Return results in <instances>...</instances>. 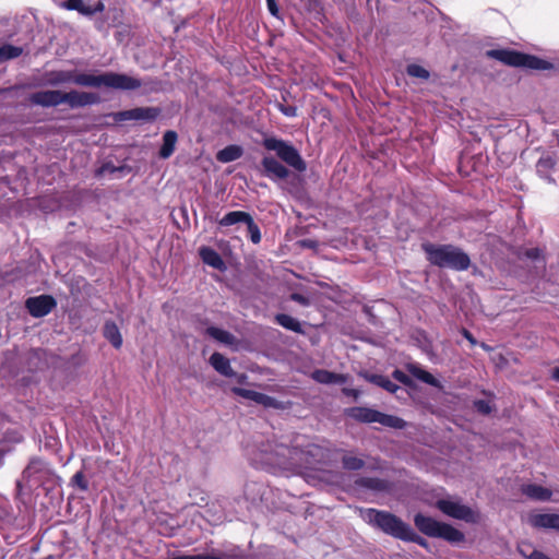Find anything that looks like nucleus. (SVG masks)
<instances>
[{
    "label": "nucleus",
    "instance_id": "b1692460",
    "mask_svg": "<svg viewBox=\"0 0 559 559\" xmlns=\"http://www.w3.org/2000/svg\"><path fill=\"white\" fill-rule=\"evenodd\" d=\"M242 148L238 145H228L216 154V159L221 163H230L242 156Z\"/></svg>",
    "mask_w": 559,
    "mask_h": 559
},
{
    "label": "nucleus",
    "instance_id": "dca6fc26",
    "mask_svg": "<svg viewBox=\"0 0 559 559\" xmlns=\"http://www.w3.org/2000/svg\"><path fill=\"white\" fill-rule=\"evenodd\" d=\"M60 7L67 10H75L84 16H92L105 10V5L102 1L96 2L95 5H91L86 4L84 0H66L60 3Z\"/></svg>",
    "mask_w": 559,
    "mask_h": 559
},
{
    "label": "nucleus",
    "instance_id": "39448f33",
    "mask_svg": "<svg viewBox=\"0 0 559 559\" xmlns=\"http://www.w3.org/2000/svg\"><path fill=\"white\" fill-rule=\"evenodd\" d=\"M414 523L423 534L429 537L442 538L450 543H461L464 540V534L461 531L430 516L418 513L414 518Z\"/></svg>",
    "mask_w": 559,
    "mask_h": 559
},
{
    "label": "nucleus",
    "instance_id": "37998d69",
    "mask_svg": "<svg viewBox=\"0 0 559 559\" xmlns=\"http://www.w3.org/2000/svg\"><path fill=\"white\" fill-rule=\"evenodd\" d=\"M121 169L120 168H116L114 165L111 164H105L103 165L96 173L97 176L99 177H103V176H106L108 174H114L115 171H120Z\"/></svg>",
    "mask_w": 559,
    "mask_h": 559
},
{
    "label": "nucleus",
    "instance_id": "ddd939ff",
    "mask_svg": "<svg viewBox=\"0 0 559 559\" xmlns=\"http://www.w3.org/2000/svg\"><path fill=\"white\" fill-rule=\"evenodd\" d=\"M159 115V109L154 107H138L117 114V119L120 121L126 120H142L151 121Z\"/></svg>",
    "mask_w": 559,
    "mask_h": 559
},
{
    "label": "nucleus",
    "instance_id": "c9c22d12",
    "mask_svg": "<svg viewBox=\"0 0 559 559\" xmlns=\"http://www.w3.org/2000/svg\"><path fill=\"white\" fill-rule=\"evenodd\" d=\"M248 233L250 235V239L253 243H259L261 241V233L259 226L253 222L252 217L247 221Z\"/></svg>",
    "mask_w": 559,
    "mask_h": 559
},
{
    "label": "nucleus",
    "instance_id": "423d86ee",
    "mask_svg": "<svg viewBox=\"0 0 559 559\" xmlns=\"http://www.w3.org/2000/svg\"><path fill=\"white\" fill-rule=\"evenodd\" d=\"M262 145L265 150L274 152L280 160L295 170L302 173L307 169L305 159L289 142L275 136H267L263 139Z\"/></svg>",
    "mask_w": 559,
    "mask_h": 559
},
{
    "label": "nucleus",
    "instance_id": "58836bf2",
    "mask_svg": "<svg viewBox=\"0 0 559 559\" xmlns=\"http://www.w3.org/2000/svg\"><path fill=\"white\" fill-rule=\"evenodd\" d=\"M403 540L416 543V544L420 545L421 547H427V545H428L427 540L424 539L423 537H420L419 535H417L411 526H409V533H406Z\"/></svg>",
    "mask_w": 559,
    "mask_h": 559
},
{
    "label": "nucleus",
    "instance_id": "2f4dec72",
    "mask_svg": "<svg viewBox=\"0 0 559 559\" xmlns=\"http://www.w3.org/2000/svg\"><path fill=\"white\" fill-rule=\"evenodd\" d=\"M342 464L343 467L348 471H359L365 466L364 460L353 455L352 453H346L342 457Z\"/></svg>",
    "mask_w": 559,
    "mask_h": 559
},
{
    "label": "nucleus",
    "instance_id": "f257e3e1",
    "mask_svg": "<svg viewBox=\"0 0 559 559\" xmlns=\"http://www.w3.org/2000/svg\"><path fill=\"white\" fill-rule=\"evenodd\" d=\"M317 450L318 448L314 445H309L307 450H304L298 447L288 448L285 444H276L270 451L265 450V462L285 471L311 468Z\"/></svg>",
    "mask_w": 559,
    "mask_h": 559
},
{
    "label": "nucleus",
    "instance_id": "cd10ccee",
    "mask_svg": "<svg viewBox=\"0 0 559 559\" xmlns=\"http://www.w3.org/2000/svg\"><path fill=\"white\" fill-rule=\"evenodd\" d=\"M366 379L369 382H371L380 388H383L384 390H386L391 393L396 392L399 389L397 384H395L389 378L381 376V374H369V376H366Z\"/></svg>",
    "mask_w": 559,
    "mask_h": 559
},
{
    "label": "nucleus",
    "instance_id": "f03ea898",
    "mask_svg": "<svg viewBox=\"0 0 559 559\" xmlns=\"http://www.w3.org/2000/svg\"><path fill=\"white\" fill-rule=\"evenodd\" d=\"M73 83L87 87H109L122 91H133L142 86L139 79L115 72H106L102 74L73 73Z\"/></svg>",
    "mask_w": 559,
    "mask_h": 559
},
{
    "label": "nucleus",
    "instance_id": "f704fd0d",
    "mask_svg": "<svg viewBox=\"0 0 559 559\" xmlns=\"http://www.w3.org/2000/svg\"><path fill=\"white\" fill-rule=\"evenodd\" d=\"M406 71L408 75L423 80H428L430 76L428 70L418 64H409Z\"/></svg>",
    "mask_w": 559,
    "mask_h": 559
},
{
    "label": "nucleus",
    "instance_id": "0eeeda50",
    "mask_svg": "<svg viewBox=\"0 0 559 559\" xmlns=\"http://www.w3.org/2000/svg\"><path fill=\"white\" fill-rule=\"evenodd\" d=\"M489 58L501 61L512 67H524L528 69L545 70L551 68V64L537 57L521 53L507 49H491L486 52Z\"/></svg>",
    "mask_w": 559,
    "mask_h": 559
},
{
    "label": "nucleus",
    "instance_id": "3c124183",
    "mask_svg": "<svg viewBox=\"0 0 559 559\" xmlns=\"http://www.w3.org/2000/svg\"><path fill=\"white\" fill-rule=\"evenodd\" d=\"M463 335L473 344L475 345L476 344V341L475 338L473 337V335L467 331V330H463Z\"/></svg>",
    "mask_w": 559,
    "mask_h": 559
},
{
    "label": "nucleus",
    "instance_id": "412c9836",
    "mask_svg": "<svg viewBox=\"0 0 559 559\" xmlns=\"http://www.w3.org/2000/svg\"><path fill=\"white\" fill-rule=\"evenodd\" d=\"M312 378L323 384H331V383H344L345 377L340 373L331 372L324 369L314 370L312 372Z\"/></svg>",
    "mask_w": 559,
    "mask_h": 559
},
{
    "label": "nucleus",
    "instance_id": "49530a36",
    "mask_svg": "<svg viewBox=\"0 0 559 559\" xmlns=\"http://www.w3.org/2000/svg\"><path fill=\"white\" fill-rule=\"evenodd\" d=\"M281 111L287 117H295L297 115V108L293 106H282Z\"/></svg>",
    "mask_w": 559,
    "mask_h": 559
},
{
    "label": "nucleus",
    "instance_id": "6ab92c4d",
    "mask_svg": "<svg viewBox=\"0 0 559 559\" xmlns=\"http://www.w3.org/2000/svg\"><path fill=\"white\" fill-rule=\"evenodd\" d=\"M200 257L202 261L217 270H223L225 264L221 255L212 248L209 247H202L200 249Z\"/></svg>",
    "mask_w": 559,
    "mask_h": 559
},
{
    "label": "nucleus",
    "instance_id": "20e7f679",
    "mask_svg": "<svg viewBox=\"0 0 559 559\" xmlns=\"http://www.w3.org/2000/svg\"><path fill=\"white\" fill-rule=\"evenodd\" d=\"M361 515L368 524L394 538L403 540L406 533H409L411 525L388 511L370 508L362 511Z\"/></svg>",
    "mask_w": 559,
    "mask_h": 559
},
{
    "label": "nucleus",
    "instance_id": "a211bd4d",
    "mask_svg": "<svg viewBox=\"0 0 559 559\" xmlns=\"http://www.w3.org/2000/svg\"><path fill=\"white\" fill-rule=\"evenodd\" d=\"M210 364L213 368L225 377L236 376V372L233 370L229 360L219 353H214L210 357Z\"/></svg>",
    "mask_w": 559,
    "mask_h": 559
},
{
    "label": "nucleus",
    "instance_id": "de8ad7c7",
    "mask_svg": "<svg viewBox=\"0 0 559 559\" xmlns=\"http://www.w3.org/2000/svg\"><path fill=\"white\" fill-rule=\"evenodd\" d=\"M292 299L300 305H304V306H308V304H309L308 299L300 294H293Z\"/></svg>",
    "mask_w": 559,
    "mask_h": 559
},
{
    "label": "nucleus",
    "instance_id": "f3484780",
    "mask_svg": "<svg viewBox=\"0 0 559 559\" xmlns=\"http://www.w3.org/2000/svg\"><path fill=\"white\" fill-rule=\"evenodd\" d=\"M521 492L534 501H549L552 497V491L550 489L537 484L522 485Z\"/></svg>",
    "mask_w": 559,
    "mask_h": 559
},
{
    "label": "nucleus",
    "instance_id": "7c9ffc66",
    "mask_svg": "<svg viewBox=\"0 0 559 559\" xmlns=\"http://www.w3.org/2000/svg\"><path fill=\"white\" fill-rule=\"evenodd\" d=\"M554 166H555V160L551 156L542 157V158H539V160L536 164L537 174L540 177L550 180L549 171H550V169L554 168Z\"/></svg>",
    "mask_w": 559,
    "mask_h": 559
},
{
    "label": "nucleus",
    "instance_id": "4be33fe9",
    "mask_svg": "<svg viewBox=\"0 0 559 559\" xmlns=\"http://www.w3.org/2000/svg\"><path fill=\"white\" fill-rule=\"evenodd\" d=\"M177 133L175 131L168 130L163 135V145L159 150V156L164 159L170 157V155L175 151V146L177 143Z\"/></svg>",
    "mask_w": 559,
    "mask_h": 559
},
{
    "label": "nucleus",
    "instance_id": "09e8293b",
    "mask_svg": "<svg viewBox=\"0 0 559 559\" xmlns=\"http://www.w3.org/2000/svg\"><path fill=\"white\" fill-rule=\"evenodd\" d=\"M267 2V8H269V11L272 15L276 16L277 13H278V8L275 3V0H266Z\"/></svg>",
    "mask_w": 559,
    "mask_h": 559
},
{
    "label": "nucleus",
    "instance_id": "603ef678",
    "mask_svg": "<svg viewBox=\"0 0 559 559\" xmlns=\"http://www.w3.org/2000/svg\"><path fill=\"white\" fill-rule=\"evenodd\" d=\"M237 380L238 383H245V381L247 380V376L245 373H236V376H234Z\"/></svg>",
    "mask_w": 559,
    "mask_h": 559
},
{
    "label": "nucleus",
    "instance_id": "bb28decb",
    "mask_svg": "<svg viewBox=\"0 0 559 559\" xmlns=\"http://www.w3.org/2000/svg\"><path fill=\"white\" fill-rule=\"evenodd\" d=\"M250 214L242 211H233L227 213L224 217H222L218 222L219 226H231L237 223H246L250 219Z\"/></svg>",
    "mask_w": 559,
    "mask_h": 559
},
{
    "label": "nucleus",
    "instance_id": "c03bdc74",
    "mask_svg": "<svg viewBox=\"0 0 559 559\" xmlns=\"http://www.w3.org/2000/svg\"><path fill=\"white\" fill-rule=\"evenodd\" d=\"M524 255L531 260H537L542 257V251L538 248H531L525 250Z\"/></svg>",
    "mask_w": 559,
    "mask_h": 559
},
{
    "label": "nucleus",
    "instance_id": "5fc2aeb1",
    "mask_svg": "<svg viewBox=\"0 0 559 559\" xmlns=\"http://www.w3.org/2000/svg\"><path fill=\"white\" fill-rule=\"evenodd\" d=\"M3 462V453L0 451V465H2Z\"/></svg>",
    "mask_w": 559,
    "mask_h": 559
},
{
    "label": "nucleus",
    "instance_id": "473e14b6",
    "mask_svg": "<svg viewBox=\"0 0 559 559\" xmlns=\"http://www.w3.org/2000/svg\"><path fill=\"white\" fill-rule=\"evenodd\" d=\"M23 52L21 47L10 44L0 45V62L17 58Z\"/></svg>",
    "mask_w": 559,
    "mask_h": 559
},
{
    "label": "nucleus",
    "instance_id": "2eb2a0df",
    "mask_svg": "<svg viewBox=\"0 0 559 559\" xmlns=\"http://www.w3.org/2000/svg\"><path fill=\"white\" fill-rule=\"evenodd\" d=\"M29 102L33 105L41 107H56L61 105V91L46 90L33 93L29 96Z\"/></svg>",
    "mask_w": 559,
    "mask_h": 559
},
{
    "label": "nucleus",
    "instance_id": "864d4df0",
    "mask_svg": "<svg viewBox=\"0 0 559 559\" xmlns=\"http://www.w3.org/2000/svg\"><path fill=\"white\" fill-rule=\"evenodd\" d=\"M552 378H554L556 381H558V382H559V368H558V367H557V368H555V369L552 370Z\"/></svg>",
    "mask_w": 559,
    "mask_h": 559
},
{
    "label": "nucleus",
    "instance_id": "393cba45",
    "mask_svg": "<svg viewBox=\"0 0 559 559\" xmlns=\"http://www.w3.org/2000/svg\"><path fill=\"white\" fill-rule=\"evenodd\" d=\"M206 334L225 345H234L236 343V337L231 333L216 326L207 328Z\"/></svg>",
    "mask_w": 559,
    "mask_h": 559
},
{
    "label": "nucleus",
    "instance_id": "7ed1b4c3",
    "mask_svg": "<svg viewBox=\"0 0 559 559\" xmlns=\"http://www.w3.org/2000/svg\"><path fill=\"white\" fill-rule=\"evenodd\" d=\"M430 263L439 267H448L456 271H465L469 267V257L460 248L451 245H423Z\"/></svg>",
    "mask_w": 559,
    "mask_h": 559
},
{
    "label": "nucleus",
    "instance_id": "1a4fd4ad",
    "mask_svg": "<svg viewBox=\"0 0 559 559\" xmlns=\"http://www.w3.org/2000/svg\"><path fill=\"white\" fill-rule=\"evenodd\" d=\"M436 507L445 515L467 523H477L479 514L468 506L453 499H439Z\"/></svg>",
    "mask_w": 559,
    "mask_h": 559
},
{
    "label": "nucleus",
    "instance_id": "9d476101",
    "mask_svg": "<svg viewBox=\"0 0 559 559\" xmlns=\"http://www.w3.org/2000/svg\"><path fill=\"white\" fill-rule=\"evenodd\" d=\"M261 165L264 175L273 181L284 180L289 176L288 168L274 156L265 155L261 160Z\"/></svg>",
    "mask_w": 559,
    "mask_h": 559
},
{
    "label": "nucleus",
    "instance_id": "8fccbe9b",
    "mask_svg": "<svg viewBox=\"0 0 559 559\" xmlns=\"http://www.w3.org/2000/svg\"><path fill=\"white\" fill-rule=\"evenodd\" d=\"M301 245H302L304 247H307V248H314V246H316V241L310 240V239H306V240H302V241H301Z\"/></svg>",
    "mask_w": 559,
    "mask_h": 559
},
{
    "label": "nucleus",
    "instance_id": "f8f14e48",
    "mask_svg": "<svg viewBox=\"0 0 559 559\" xmlns=\"http://www.w3.org/2000/svg\"><path fill=\"white\" fill-rule=\"evenodd\" d=\"M98 102V96L94 93L70 91L61 92V104H67L71 108L84 107Z\"/></svg>",
    "mask_w": 559,
    "mask_h": 559
},
{
    "label": "nucleus",
    "instance_id": "79ce46f5",
    "mask_svg": "<svg viewBox=\"0 0 559 559\" xmlns=\"http://www.w3.org/2000/svg\"><path fill=\"white\" fill-rule=\"evenodd\" d=\"M474 405L475 408L481 414H489L491 412V406L487 401L478 400L475 401Z\"/></svg>",
    "mask_w": 559,
    "mask_h": 559
},
{
    "label": "nucleus",
    "instance_id": "aec40b11",
    "mask_svg": "<svg viewBox=\"0 0 559 559\" xmlns=\"http://www.w3.org/2000/svg\"><path fill=\"white\" fill-rule=\"evenodd\" d=\"M104 337L115 347L120 348L122 345V336L117 324L112 321H107L103 329Z\"/></svg>",
    "mask_w": 559,
    "mask_h": 559
},
{
    "label": "nucleus",
    "instance_id": "e433bc0d",
    "mask_svg": "<svg viewBox=\"0 0 559 559\" xmlns=\"http://www.w3.org/2000/svg\"><path fill=\"white\" fill-rule=\"evenodd\" d=\"M71 484L80 488L82 491H86L88 489V483L82 471H79L73 475Z\"/></svg>",
    "mask_w": 559,
    "mask_h": 559
},
{
    "label": "nucleus",
    "instance_id": "4468645a",
    "mask_svg": "<svg viewBox=\"0 0 559 559\" xmlns=\"http://www.w3.org/2000/svg\"><path fill=\"white\" fill-rule=\"evenodd\" d=\"M527 522L534 528L559 532V514L556 513H532L528 515Z\"/></svg>",
    "mask_w": 559,
    "mask_h": 559
},
{
    "label": "nucleus",
    "instance_id": "c85d7f7f",
    "mask_svg": "<svg viewBox=\"0 0 559 559\" xmlns=\"http://www.w3.org/2000/svg\"><path fill=\"white\" fill-rule=\"evenodd\" d=\"M47 471V465L40 459H33L23 472L25 478L35 477L37 474H41Z\"/></svg>",
    "mask_w": 559,
    "mask_h": 559
},
{
    "label": "nucleus",
    "instance_id": "9b49d317",
    "mask_svg": "<svg viewBox=\"0 0 559 559\" xmlns=\"http://www.w3.org/2000/svg\"><path fill=\"white\" fill-rule=\"evenodd\" d=\"M55 307V299L48 295L31 297L26 300V308L28 312L35 318H40L48 314Z\"/></svg>",
    "mask_w": 559,
    "mask_h": 559
},
{
    "label": "nucleus",
    "instance_id": "5701e85b",
    "mask_svg": "<svg viewBox=\"0 0 559 559\" xmlns=\"http://www.w3.org/2000/svg\"><path fill=\"white\" fill-rule=\"evenodd\" d=\"M409 373L416 379L430 384L432 386H440L439 381L428 371L424 370L419 365L411 364L407 366Z\"/></svg>",
    "mask_w": 559,
    "mask_h": 559
},
{
    "label": "nucleus",
    "instance_id": "ea45409f",
    "mask_svg": "<svg viewBox=\"0 0 559 559\" xmlns=\"http://www.w3.org/2000/svg\"><path fill=\"white\" fill-rule=\"evenodd\" d=\"M520 554L524 556L527 559H550L548 556L543 554L542 551H538L536 549L531 550L530 552L526 551L525 547H520Z\"/></svg>",
    "mask_w": 559,
    "mask_h": 559
},
{
    "label": "nucleus",
    "instance_id": "a19ab883",
    "mask_svg": "<svg viewBox=\"0 0 559 559\" xmlns=\"http://www.w3.org/2000/svg\"><path fill=\"white\" fill-rule=\"evenodd\" d=\"M260 405H263L264 407H271V408H282L283 407L281 402H278L276 399L269 396L266 394L263 395Z\"/></svg>",
    "mask_w": 559,
    "mask_h": 559
},
{
    "label": "nucleus",
    "instance_id": "4c0bfd02",
    "mask_svg": "<svg viewBox=\"0 0 559 559\" xmlns=\"http://www.w3.org/2000/svg\"><path fill=\"white\" fill-rule=\"evenodd\" d=\"M356 483L373 490H380L383 487L382 481L378 478H360Z\"/></svg>",
    "mask_w": 559,
    "mask_h": 559
},
{
    "label": "nucleus",
    "instance_id": "72a5a7b5",
    "mask_svg": "<svg viewBox=\"0 0 559 559\" xmlns=\"http://www.w3.org/2000/svg\"><path fill=\"white\" fill-rule=\"evenodd\" d=\"M236 395H239L243 399H247V400H250V401H253L255 402L257 404H260L261 401H262V397H263V393H260V392H257V391H252V390H248V389H242V388H233L231 390Z\"/></svg>",
    "mask_w": 559,
    "mask_h": 559
},
{
    "label": "nucleus",
    "instance_id": "c756f323",
    "mask_svg": "<svg viewBox=\"0 0 559 559\" xmlns=\"http://www.w3.org/2000/svg\"><path fill=\"white\" fill-rule=\"evenodd\" d=\"M68 82H73V72L53 71L48 74V84L50 85L56 86Z\"/></svg>",
    "mask_w": 559,
    "mask_h": 559
},
{
    "label": "nucleus",
    "instance_id": "6e6552de",
    "mask_svg": "<svg viewBox=\"0 0 559 559\" xmlns=\"http://www.w3.org/2000/svg\"><path fill=\"white\" fill-rule=\"evenodd\" d=\"M347 415L360 423H378L394 429H403L406 426V421L397 416L388 415L368 407H352L347 409Z\"/></svg>",
    "mask_w": 559,
    "mask_h": 559
},
{
    "label": "nucleus",
    "instance_id": "a878e982",
    "mask_svg": "<svg viewBox=\"0 0 559 559\" xmlns=\"http://www.w3.org/2000/svg\"><path fill=\"white\" fill-rule=\"evenodd\" d=\"M276 323H278L281 326L285 328L286 330L296 332V333H304L301 323L295 319L294 317L285 313L276 314L275 317Z\"/></svg>",
    "mask_w": 559,
    "mask_h": 559
},
{
    "label": "nucleus",
    "instance_id": "a18cd8bd",
    "mask_svg": "<svg viewBox=\"0 0 559 559\" xmlns=\"http://www.w3.org/2000/svg\"><path fill=\"white\" fill-rule=\"evenodd\" d=\"M393 377L399 380L400 382L404 383V384H408L409 383V378L408 376H406L403 371L401 370H395L393 372Z\"/></svg>",
    "mask_w": 559,
    "mask_h": 559
}]
</instances>
